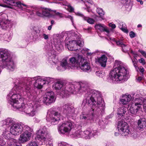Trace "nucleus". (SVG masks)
Segmentation results:
<instances>
[{
    "instance_id": "nucleus-1",
    "label": "nucleus",
    "mask_w": 146,
    "mask_h": 146,
    "mask_svg": "<svg viewBox=\"0 0 146 146\" xmlns=\"http://www.w3.org/2000/svg\"><path fill=\"white\" fill-rule=\"evenodd\" d=\"M85 93V100H84L82 105H84L86 102L92 108L89 113L82 112L80 118L81 120H86L88 122L91 123L93 121L94 115L99 116L104 113L105 105L99 91L90 89L89 88V90Z\"/></svg>"
},
{
    "instance_id": "nucleus-2",
    "label": "nucleus",
    "mask_w": 146,
    "mask_h": 146,
    "mask_svg": "<svg viewBox=\"0 0 146 146\" xmlns=\"http://www.w3.org/2000/svg\"><path fill=\"white\" fill-rule=\"evenodd\" d=\"M17 80H21L20 79H17L15 82V86L12 90L9 95H11V99L9 101V103L13 108V110H19V111L23 112L29 116H33L37 112L39 104L38 103L36 105V101L29 103L27 105H25L22 103L23 98L22 96L21 91L25 94V92L23 90V83L20 82L17 83Z\"/></svg>"
},
{
    "instance_id": "nucleus-3",
    "label": "nucleus",
    "mask_w": 146,
    "mask_h": 146,
    "mask_svg": "<svg viewBox=\"0 0 146 146\" xmlns=\"http://www.w3.org/2000/svg\"><path fill=\"white\" fill-rule=\"evenodd\" d=\"M91 85L88 81H84L73 84L66 83L65 85L63 82L58 80L52 86V88L56 91L60 90V95L63 97L68 95V92L74 94H83L89 90Z\"/></svg>"
},
{
    "instance_id": "nucleus-4",
    "label": "nucleus",
    "mask_w": 146,
    "mask_h": 146,
    "mask_svg": "<svg viewBox=\"0 0 146 146\" xmlns=\"http://www.w3.org/2000/svg\"><path fill=\"white\" fill-rule=\"evenodd\" d=\"M21 80H17V83L20 82L23 83V90L25 92L26 95L29 99L33 101H36V104H39L38 108L40 106V98L38 96L37 93L35 89L31 87V85L33 84L34 86L38 89H41L44 84L42 77L38 76L33 78L26 77L20 79Z\"/></svg>"
},
{
    "instance_id": "nucleus-5",
    "label": "nucleus",
    "mask_w": 146,
    "mask_h": 146,
    "mask_svg": "<svg viewBox=\"0 0 146 146\" xmlns=\"http://www.w3.org/2000/svg\"><path fill=\"white\" fill-rule=\"evenodd\" d=\"M115 68L111 71L107 78L108 82L116 83L121 80L126 81L128 78L127 71L120 61H115Z\"/></svg>"
},
{
    "instance_id": "nucleus-6",
    "label": "nucleus",
    "mask_w": 146,
    "mask_h": 146,
    "mask_svg": "<svg viewBox=\"0 0 146 146\" xmlns=\"http://www.w3.org/2000/svg\"><path fill=\"white\" fill-rule=\"evenodd\" d=\"M0 62L3 68H6L13 71L15 68V64L11 55L10 51L6 49H0Z\"/></svg>"
},
{
    "instance_id": "nucleus-7",
    "label": "nucleus",
    "mask_w": 146,
    "mask_h": 146,
    "mask_svg": "<svg viewBox=\"0 0 146 146\" xmlns=\"http://www.w3.org/2000/svg\"><path fill=\"white\" fill-rule=\"evenodd\" d=\"M24 125L21 123H15L9 129L6 128L3 130L2 135L5 139H10L12 135H17L20 134L24 129Z\"/></svg>"
},
{
    "instance_id": "nucleus-8",
    "label": "nucleus",
    "mask_w": 146,
    "mask_h": 146,
    "mask_svg": "<svg viewBox=\"0 0 146 146\" xmlns=\"http://www.w3.org/2000/svg\"><path fill=\"white\" fill-rule=\"evenodd\" d=\"M48 131L46 127L44 125L41 126L37 131V135L35 137L36 140L39 141L41 143H39L40 145L45 143L48 140Z\"/></svg>"
},
{
    "instance_id": "nucleus-9",
    "label": "nucleus",
    "mask_w": 146,
    "mask_h": 146,
    "mask_svg": "<svg viewBox=\"0 0 146 146\" xmlns=\"http://www.w3.org/2000/svg\"><path fill=\"white\" fill-rule=\"evenodd\" d=\"M53 38V46H51L50 48L48 49V50L52 51L53 50L55 49L59 52H60L63 49L61 35L58 34L54 35Z\"/></svg>"
},
{
    "instance_id": "nucleus-10",
    "label": "nucleus",
    "mask_w": 146,
    "mask_h": 146,
    "mask_svg": "<svg viewBox=\"0 0 146 146\" xmlns=\"http://www.w3.org/2000/svg\"><path fill=\"white\" fill-rule=\"evenodd\" d=\"M23 130L25 131L24 132L20 135L19 139V141L21 143H24L29 141L33 133V129L27 125L24 126Z\"/></svg>"
},
{
    "instance_id": "nucleus-11",
    "label": "nucleus",
    "mask_w": 146,
    "mask_h": 146,
    "mask_svg": "<svg viewBox=\"0 0 146 146\" xmlns=\"http://www.w3.org/2000/svg\"><path fill=\"white\" fill-rule=\"evenodd\" d=\"M54 108L51 109L47 113L46 120L52 125L57 124L60 119V113L54 110Z\"/></svg>"
},
{
    "instance_id": "nucleus-12",
    "label": "nucleus",
    "mask_w": 146,
    "mask_h": 146,
    "mask_svg": "<svg viewBox=\"0 0 146 146\" xmlns=\"http://www.w3.org/2000/svg\"><path fill=\"white\" fill-rule=\"evenodd\" d=\"M13 23L8 19L7 15L0 13V28L5 30H9L13 26Z\"/></svg>"
},
{
    "instance_id": "nucleus-13",
    "label": "nucleus",
    "mask_w": 146,
    "mask_h": 146,
    "mask_svg": "<svg viewBox=\"0 0 146 146\" xmlns=\"http://www.w3.org/2000/svg\"><path fill=\"white\" fill-rule=\"evenodd\" d=\"M61 109L63 113L66 115L68 118L73 119L76 115L75 109L70 104H64Z\"/></svg>"
},
{
    "instance_id": "nucleus-14",
    "label": "nucleus",
    "mask_w": 146,
    "mask_h": 146,
    "mask_svg": "<svg viewBox=\"0 0 146 146\" xmlns=\"http://www.w3.org/2000/svg\"><path fill=\"white\" fill-rule=\"evenodd\" d=\"M117 129L118 131H119L122 135V136H125L128 135H130L129 127L127 124L123 121L121 120L118 122Z\"/></svg>"
},
{
    "instance_id": "nucleus-15",
    "label": "nucleus",
    "mask_w": 146,
    "mask_h": 146,
    "mask_svg": "<svg viewBox=\"0 0 146 146\" xmlns=\"http://www.w3.org/2000/svg\"><path fill=\"white\" fill-rule=\"evenodd\" d=\"M143 104L142 99L136 98L130 106L129 111L131 113L136 115L138 110L140 108L141 106Z\"/></svg>"
},
{
    "instance_id": "nucleus-16",
    "label": "nucleus",
    "mask_w": 146,
    "mask_h": 146,
    "mask_svg": "<svg viewBox=\"0 0 146 146\" xmlns=\"http://www.w3.org/2000/svg\"><path fill=\"white\" fill-rule=\"evenodd\" d=\"M72 124L71 122H66L59 125L58 127V130L60 134H64L69 133L72 128Z\"/></svg>"
},
{
    "instance_id": "nucleus-17",
    "label": "nucleus",
    "mask_w": 146,
    "mask_h": 146,
    "mask_svg": "<svg viewBox=\"0 0 146 146\" xmlns=\"http://www.w3.org/2000/svg\"><path fill=\"white\" fill-rule=\"evenodd\" d=\"M68 37H72L77 39L76 40V43L77 44V47H80L83 45V41L82 39L81 38L80 34L77 32H74V31H71L68 32L67 33Z\"/></svg>"
},
{
    "instance_id": "nucleus-18",
    "label": "nucleus",
    "mask_w": 146,
    "mask_h": 146,
    "mask_svg": "<svg viewBox=\"0 0 146 146\" xmlns=\"http://www.w3.org/2000/svg\"><path fill=\"white\" fill-rule=\"evenodd\" d=\"M54 94L52 91L48 92L44 96L42 102L47 105L50 104L54 101Z\"/></svg>"
},
{
    "instance_id": "nucleus-19",
    "label": "nucleus",
    "mask_w": 146,
    "mask_h": 146,
    "mask_svg": "<svg viewBox=\"0 0 146 146\" xmlns=\"http://www.w3.org/2000/svg\"><path fill=\"white\" fill-rule=\"evenodd\" d=\"M115 42L117 46L121 48V50L123 52L127 53L130 57L131 58V56L128 52V51L130 50L131 48L128 44H125L126 42H124L123 38L119 39L118 40H115Z\"/></svg>"
},
{
    "instance_id": "nucleus-20",
    "label": "nucleus",
    "mask_w": 146,
    "mask_h": 146,
    "mask_svg": "<svg viewBox=\"0 0 146 146\" xmlns=\"http://www.w3.org/2000/svg\"><path fill=\"white\" fill-rule=\"evenodd\" d=\"M82 57V55H78L77 57H73L69 58L68 60L70 68L79 66Z\"/></svg>"
},
{
    "instance_id": "nucleus-21",
    "label": "nucleus",
    "mask_w": 146,
    "mask_h": 146,
    "mask_svg": "<svg viewBox=\"0 0 146 146\" xmlns=\"http://www.w3.org/2000/svg\"><path fill=\"white\" fill-rule=\"evenodd\" d=\"M5 3L12 6L17 7L21 10H24L25 8H23L22 6L27 7V5L22 3L20 1H17L16 0H2Z\"/></svg>"
},
{
    "instance_id": "nucleus-22",
    "label": "nucleus",
    "mask_w": 146,
    "mask_h": 146,
    "mask_svg": "<svg viewBox=\"0 0 146 146\" xmlns=\"http://www.w3.org/2000/svg\"><path fill=\"white\" fill-rule=\"evenodd\" d=\"M68 59L67 58H64L60 61V66L56 67L57 70L60 71H63L66 69L70 68L69 63H68Z\"/></svg>"
},
{
    "instance_id": "nucleus-23",
    "label": "nucleus",
    "mask_w": 146,
    "mask_h": 146,
    "mask_svg": "<svg viewBox=\"0 0 146 146\" xmlns=\"http://www.w3.org/2000/svg\"><path fill=\"white\" fill-rule=\"evenodd\" d=\"M79 66L84 71L89 72L91 71V68L89 63L83 57Z\"/></svg>"
},
{
    "instance_id": "nucleus-24",
    "label": "nucleus",
    "mask_w": 146,
    "mask_h": 146,
    "mask_svg": "<svg viewBox=\"0 0 146 146\" xmlns=\"http://www.w3.org/2000/svg\"><path fill=\"white\" fill-rule=\"evenodd\" d=\"M15 123L14 119L13 118H8L7 119L2 121L1 123L2 124V127L4 128L5 130L6 128L9 129L10 127Z\"/></svg>"
},
{
    "instance_id": "nucleus-25",
    "label": "nucleus",
    "mask_w": 146,
    "mask_h": 146,
    "mask_svg": "<svg viewBox=\"0 0 146 146\" xmlns=\"http://www.w3.org/2000/svg\"><path fill=\"white\" fill-rule=\"evenodd\" d=\"M66 47L70 51H76L77 50L80 49L77 47V44L76 43V40L70 41L68 43L66 44Z\"/></svg>"
},
{
    "instance_id": "nucleus-26",
    "label": "nucleus",
    "mask_w": 146,
    "mask_h": 146,
    "mask_svg": "<svg viewBox=\"0 0 146 146\" xmlns=\"http://www.w3.org/2000/svg\"><path fill=\"white\" fill-rule=\"evenodd\" d=\"M76 15L82 17L84 20L86 21L90 24H93L95 22L94 19L89 17L85 16L82 13L80 12H77L76 13Z\"/></svg>"
},
{
    "instance_id": "nucleus-27",
    "label": "nucleus",
    "mask_w": 146,
    "mask_h": 146,
    "mask_svg": "<svg viewBox=\"0 0 146 146\" xmlns=\"http://www.w3.org/2000/svg\"><path fill=\"white\" fill-rule=\"evenodd\" d=\"M48 54L49 56L48 59L50 63L52 65L57 64L58 61L57 57L54 54H50L49 52Z\"/></svg>"
},
{
    "instance_id": "nucleus-28",
    "label": "nucleus",
    "mask_w": 146,
    "mask_h": 146,
    "mask_svg": "<svg viewBox=\"0 0 146 146\" xmlns=\"http://www.w3.org/2000/svg\"><path fill=\"white\" fill-rule=\"evenodd\" d=\"M6 139L7 146H20V144L17 140L13 138Z\"/></svg>"
},
{
    "instance_id": "nucleus-29",
    "label": "nucleus",
    "mask_w": 146,
    "mask_h": 146,
    "mask_svg": "<svg viewBox=\"0 0 146 146\" xmlns=\"http://www.w3.org/2000/svg\"><path fill=\"white\" fill-rule=\"evenodd\" d=\"M131 99V96L130 95H125L123 96L120 100L121 103L123 105L127 104Z\"/></svg>"
},
{
    "instance_id": "nucleus-30",
    "label": "nucleus",
    "mask_w": 146,
    "mask_h": 146,
    "mask_svg": "<svg viewBox=\"0 0 146 146\" xmlns=\"http://www.w3.org/2000/svg\"><path fill=\"white\" fill-rule=\"evenodd\" d=\"M127 110V108L124 106L119 108L117 110V113L119 119L123 117Z\"/></svg>"
},
{
    "instance_id": "nucleus-31",
    "label": "nucleus",
    "mask_w": 146,
    "mask_h": 146,
    "mask_svg": "<svg viewBox=\"0 0 146 146\" xmlns=\"http://www.w3.org/2000/svg\"><path fill=\"white\" fill-rule=\"evenodd\" d=\"M54 3H56L60 4L61 5H68V9L70 12H72L74 10V8L70 5H68V3L66 1L63 0H55Z\"/></svg>"
},
{
    "instance_id": "nucleus-32",
    "label": "nucleus",
    "mask_w": 146,
    "mask_h": 146,
    "mask_svg": "<svg viewBox=\"0 0 146 146\" xmlns=\"http://www.w3.org/2000/svg\"><path fill=\"white\" fill-rule=\"evenodd\" d=\"M107 58L105 55H102L100 57L98 58V61L101 66L103 67L106 66Z\"/></svg>"
},
{
    "instance_id": "nucleus-33",
    "label": "nucleus",
    "mask_w": 146,
    "mask_h": 146,
    "mask_svg": "<svg viewBox=\"0 0 146 146\" xmlns=\"http://www.w3.org/2000/svg\"><path fill=\"white\" fill-rule=\"evenodd\" d=\"M138 127L140 129L146 127V119L144 118H140L137 121Z\"/></svg>"
},
{
    "instance_id": "nucleus-34",
    "label": "nucleus",
    "mask_w": 146,
    "mask_h": 146,
    "mask_svg": "<svg viewBox=\"0 0 146 146\" xmlns=\"http://www.w3.org/2000/svg\"><path fill=\"white\" fill-rule=\"evenodd\" d=\"M96 28L99 30L100 31H105L107 33H108L110 32L109 30L107 27L104 25L101 24H98L95 25Z\"/></svg>"
},
{
    "instance_id": "nucleus-35",
    "label": "nucleus",
    "mask_w": 146,
    "mask_h": 146,
    "mask_svg": "<svg viewBox=\"0 0 146 146\" xmlns=\"http://www.w3.org/2000/svg\"><path fill=\"white\" fill-rule=\"evenodd\" d=\"M90 129L89 130H86L84 131H82V137L85 138L86 139H90L91 137V134Z\"/></svg>"
},
{
    "instance_id": "nucleus-36",
    "label": "nucleus",
    "mask_w": 146,
    "mask_h": 146,
    "mask_svg": "<svg viewBox=\"0 0 146 146\" xmlns=\"http://www.w3.org/2000/svg\"><path fill=\"white\" fill-rule=\"evenodd\" d=\"M82 131L81 130H78L75 131L72 134V137H73L77 138L80 137H82Z\"/></svg>"
},
{
    "instance_id": "nucleus-37",
    "label": "nucleus",
    "mask_w": 146,
    "mask_h": 146,
    "mask_svg": "<svg viewBox=\"0 0 146 146\" xmlns=\"http://www.w3.org/2000/svg\"><path fill=\"white\" fill-rule=\"evenodd\" d=\"M52 11V10L48 9H42V17H49L51 16V15L50 13V12Z\"/></svg>"
},
{
    "instance_id": "nucleus-38",
    "label": "nucleus",
    "mask_w": 146,
    "mask_h": 146,
    "mask_svg": "<svg viewBox=\"0 0 146 146\" xmlns=\"http://www.w3.org/2000/svg\"><path fill=\"white\" fill-rule=\"evenodd\" d=\"M42 80H43L44 84H48L50 83L53 82L54 80V78L50 77H42Z\"/></svg>"
},
{
    "instance_id": "nucleus-39",
    "label": "nucleus",
    "mask_w": 146,
    "mask_h": 146,
    "mask_svg": "<svg viewBox=\"0 0 146 146\" xmlns=\"http://www.w3.org/2000/svg\"><path fill=\"white\" fill-rule=\"evenodd\" d=\"M119 28L124 33H127L128 32V30L125 27V23L123 22H121L120 23Z\"/></svg>"
},
{
    "instance_id": "nucleus-40",
    "label": "nucleus",
    "mask_w": 146,
    "mask_h": 146,
    "mask_svg": "<svg viewBox=\"0 0 146 146\" xmlns=\"http://www.w3.org/2000/svg\"><path fill=\"white\" fill-rule=\"evenodd\" d=\"M33 13H35L36 15L38 16L42 17V9L41 8L36 9Z\"/></svg>"
},
{
    "instance_id": "nucleus-41",
    "label": "nucleus",
    "mask_w": 146,
    "mask_h": 146,
    "mask_svg": "<svg viewBox=\"0 0 146 146\" xmlns=\"http://www.w3.org/2000/svg\"><path fill=\"white\" fill-rule=\"evenodd\" d=\"M96 11L97 13L100 15V17L103 20H104V19L102 17L104 15V12L103 11L102 9L100 8H97Z\"/></svg>"
},
{
    "instance_id": "nucleus-42",
    "label": "nucleus",
    "mask_w": 146,
    "mask_h": 146,
    "mask_svg": "<svg viewBox=\"0 0 146 146\" xmlns=\"http://www.w3.org/2000/svg\"><path fill=\"white\" fill-rule=\"evenodd\" d=\"M13 33L12 32H9L7 34H5L4 36L8 40H10L12 38Z\"/></svg>"
},
{
    "instance_id": "nucleus-43",
    "label": "nucleus",
    "mask_w": 146,
    "mask_h": 146,
    "mask_svg": "<svg viewBox=\"0 0 146 146\" xmlns=\"http://www.w3.org/2000/svg\"><path fill=\"white\" fill-rule=\"evenodd\" d=\"M43 32H40L39 33H36V34L37 37H36V39L38 40H41V39L42 38L44 34Z\"/></svg>"
},
{
    "instance_id": "nucleus-44",
    "label": "nucleus",
    "mask_w": 146,
    "mask_h": 146,
    "mask_svg": "<svg viewBox=\"0 0 146 146\" xmlns=\"http://www.w3.org/2000/svg\"><path fill=\"white\" fill-rule=\"evenodd\" d=\"M96 74L100 77H103L104 74V72L102 71H98L96 72Z\"/></svg>"
},
{
    "instance_id": "nucleus-45",
    "label": "nucleus",
    "mask_w": 146,
    "mask_h": 146,
    "mask_svg": "<svg viewBox=\"0 0 146 146\" xmlns=\"http://www.w3.org/2000/svg\"><path fill=\"white\" fill-rule=\"evenodd\" d=\"M91 133V137H94L95 136L98 135V132L96 130H92L90 129Z\"/></svg>"
},
{
    "instance_id": "nucleus-46",
    "label": "nucleus",
    "mask_w": 146,
    "mask_h": 146,
    "mask_svg": "<svg viewBox=\"0 0 146 146\" xmlns=\"http://www.w3.org/2000/svg\"><path fill=\"white\" fill-rule=\"evenodd\" d=\"M58 145V146H72L64 142H61L59 143Z\"/></svg>"
},
{
    "instance_id": "nucleus-47",
    "label": "nucleus",
    "mask_w": 146,
    "mask_h": 146,
    "mask_svg": "<svg viewBox=\"0 0 146 146\" xmlns=\"http://www.w3.org/2000/svg\"><path fill=\"white\" fill-rule=\"evenodd\" d=\"M27 146H38V145L36 142L33 141L29 143Z\"/></svg>"
},
{
    "instance_id": "nucleus-48",
    "label": "nucleus",
    "mask_w": 146,
    "mask_h": 146,
    "mask_svg": "<svg viewBox=\"0 0 146 146\" xmlns=\"http://www.w3.org/2000/svg\"><path fill=\"white\" fill-rule=\"evenodd\" d=\"M6 143V142L2 139L0 137V146H5Z\"/></svg>"
},
{
    "instance_id": "nucleus-49",
    "label": "nucleus",
    "mask_w": 146,
    "mask_h": 146,
    "mask_svg": "<svg viewBox=\"0 0 146 146\" xmlns=\"http://www.w3.org/2000/svg\"><path fill=\"white\" fill-rule=\"evenodd\" d=\"M0 6L4 7H7V8L13 9H14V7H12L10 5L0 4Z\"/></svg>"
},
{
    "instance_id": "nucleus-50",
    "label": "nucleus",
    "mask_w": 146,
    "mask_h": 146,
    "mask_svg": "<svg viewBox=\"0 0 146 146\" xmlns=\"http://www.w3.org/2000/svg\"><path fill=\"white\" fill-rule=\"evenodd\" d=\"M142 100L143 104V108L144 109L146 110V97Z\"/></svg>"
},
{
    "instance_id": "nucleus-51",
    "label": "nucleus",
    "mask_w": 146,
    "mask_h": 146,
    "mask_svg": "<svg viewBox=\"0 0 146 146\" xmlns=\"http://www.w3.org/2000/svg\"><path fill=\"white\" fill-rule=\"evenodd\" d=\"M129 36L131 38H133L135 37V34L133 31H131L129 33Z\"/></svg>"
},
{
    "instance_id": "nucleus-52",
    "label": "nucleus",
    "mask_w": 146,
    "mask_h": 146,
    "mask_svg": "<svg viewBox=\"0 0 146 146\" xmlns=\"http://www.w3.org/2000/svg\"><path fill=\"white\" fill-rule=\"evenodd\" d=\"M42 38H44L46 40H48L49 38V35L44 33Z\"/></svg>"
},
{
    "instance_id": "nucleus-53",
    "label": "nucleus",
    "mask_w": 146,
    "mask_h": 146,
    "mask_svg": "<svg viewBox=\"0 0 146 146\" xmlns=\"http://www.w3.org/2000/svg\"><path fill=\"white\" fill-rule=\"evenodd\" d=\"M138 60L140 63H142L143 64H145V60L143 58H141L140 59H139Z\"/></svg>"
},
{
    "instance_id": "nucleus-54",
    "label": "nucleus",
    "mask_w": 146,
    "mask_h": 146,
    "mask_svg": "<svg viewBox=\"0 0 146 146\" xmlns=\"http://www.w3.org/2000/svg\"><path fill=\"white\" fill-rule=\"evenodd\" d=\"M139 52H140L141 53V54L143 56H144L146 58V53L145 51H144L142 50H139Z\"/></svg>"
},
{
    "instance_id": "nucleus-55",
    "label": "nucleus",
    "mask_w": 146,
    "mask_h": 146,
    "mask_svg": "<svg viewBox=\"0 0 146 146\" xmlns=\"http://www.w3.org/2000/svg\"><path fill=\"white\" fill-rule=\"evenodd\" d=\"M131 58V60H132L133 64L134 66L135 67V68L137 69H137H139V68L136 65V64H135V61L134 60V61L132 59V58L131 57L130 58Z\"/></svg>"
},
{
    "instance_id": "nucleus-56",
    "label": "nucleus",
    "mask_w": 146,
    "mask_h": 146,
    "mask_svg": "<svg viewBox=\"0 0 146 146\" xmlns=\"http://www.w3.org/2000/svg\"><path fill=\"white\" fill-rule=\"evenodd\" d=\"M33 120L36 123H38L40 122V120L36 117H34L33 118Z\"/></svg>"
},
{
    "instance_id": "nucleus-57",
    "label": "nucleus",
    "mask_w": 146,
    "mask_h": 146,
    "mask_svg": "<svg viewBox=\"0 0 146 146\" xmlns=\"http://www.w3.org/2000/svg\"><path fill=\"white\" fill-rule=\"evenodd\" d=\"M109 26L113 29H115L116 27L115 25L114 24H113L112 23H110L109 24Z\"/></svg>"
},
{
    "instance_id": "nucleus-58",
    "label": "nucleus",
    "mask_w": 146,
    "mask_h": 146,
    "mask_svg": "<svg viewBox=\"0 0 146 146\" xmlns=\"http://www.w3.org/2000/svg\"><path fill=\"white\" fill-rule=\"evenodd\" d=\"M56 15L60 17L61 18L63 17L62 14L58 12H56Z\"/></svg>"
},
{
    "instance_id": "nucleus-59",
    "label": "nucleus",
    "mask_w": 146,
    "mask_h": 146,
    "mask_svg": "<svg viewBox=\"0 0 146 146\" xmlns=\"http://www.w3.org/2000/svg\"><path fill=\"white\" fill-rule=\"evenodd\" d=\"M140 70V72H142V73L144 71V68L142 66H140L139 68L138 69Z\"/></svg>"
},
{
    "instance_id": "nucleus-60",
    "label": "nucleus",
    "mask_w": 146,
    "mask_h": 146,
    "mask_svg": "<svg viewBox=\"0 0 146 146\" xmlns=\"http://www.w3.org/2000/svg\"><path fill=\"white\" fill-rule=\"evenodd\" d=\"M120 133H121L119 131H118V132H115V135L116 136H119V135H121L122 136V135Z\"/></svg>"
},
{
    "instance_id": "nucleus-61",
    "label": "nucleus",
    "mask_w": 146,
    "mask_h": 146,
    "mask_svg": "<svg viewBox=\"0 0 146 146\" xmlns=\"http://www.w3.org/2000/svg\"><path fill=\"white\" fill-rule=\"evenodd\" d=\"M87 55L88 56H92L93 55H94V52H88L87 53Z\"/></svg>"
},
{
    "instance_id": "nucleus-62",
    "label": "nucleus",
    "mask_w": 146,
    "mask_h": 146,
    "mask_svg": "<svg viewBox=\"0 0 146 146\" xmlns=\"http://www.w3.org/2000/svg\"><path fill=\"white\" fill-rule=\"evenodd\" d=\"M142 77L141 76L139 77L137 79V80L139 82H140L142 79Z\"/></svg>"
},
{
    "instance_id": "nucleus-63",
    "label": "nucleus",
    "mask_w": 146,
    "mask_h": 146,
    "mask_svg": "<svg viewBox=\"0 0 146 146\" xmlns=\"http://www.w3.org/2000/svg\"><path fill=\"white\" fill-rule=\"evenodd\" d=\"M131 136H132L134 138H135L137 137V135L136 133H134L133 134V133H132L131 134Z\"/></svg>"
},
{
    "instance_id": "nucleus-64",
    "label": "nucleus",
    "mask_w": 146,
    "mask_h": 146,
    "mask_svg": "<svg viewBox=\"0 0 146 146\" xmlns=\"http://www.w3.org/2000/svg\"><path fill=\"white\" fill-rule=\"evenodd\" d=\"M100 52L98 50H96L94 52V54H99V53H100Z\"/></svg>"
}]
</instances>
